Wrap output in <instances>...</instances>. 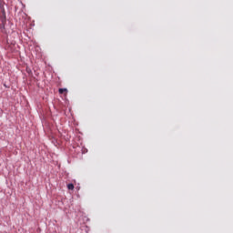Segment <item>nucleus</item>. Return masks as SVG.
<instances>
[{
  "instance_id": "nucleus-1",
  "label": "nucleus",
  "mask_w": 233,
  "mask_h": 233,
  "mask_svg": "<svg viewBox=\"0 0 233 233\" xmlns=\"http://www.w3.org/2000/svg\"><path fill=\"white\" fill-rule=\"evenodd\" d=\"M0 19L2 22V25H0L1 28H5V25L6 24V15H1Z\"/></svg>"
},
{
  "instance_id": "nucleus-2",
  "label": "nucleus",
  "mask_w": 233,
  "mask_h": 233,
  "mask_svg": "<svg viewBox=\"0 0 233 233\" xmlns=\"http://www.w3.org/2000/svg\"><path fill=\"white\" fill-rule=\"evenodd\" d=\"M58 93L60 94V95H63V94H67L68 93V89H66V88H60V89H58Z\"/></svg>"
},
{
  "instance_id": "nucleus-3",
  "label": "nucleus",
  "mask_w": 233,
  "mask_h": 233,
  "mask_svg": "<svg viewBox=\"0 0 233 233\" xmlns=\"http://www.w3.org/2000/svg\"><path fill=\"white\" fill-rule=\"evenodd\" d=\"M1 15H6V12L4 6H1Z\"/></svg>"
},
{
  "instance_id": "nucleus-4",
  "label": "nucleus",
  "mask_w": 233,
  "mask_h": 233,
  "mask_svg": "<svg viewBox=\"0 0 233 233\" xmlns=\"http://www.w3.org/2000/svg\"><path fill=\"white\" fill-rule=\"evenodd\" d=\"M67 188H68L69 190H74V189H75V186H74L73 184H68V185H67Z\"/></svg>"
}]
</instances>
